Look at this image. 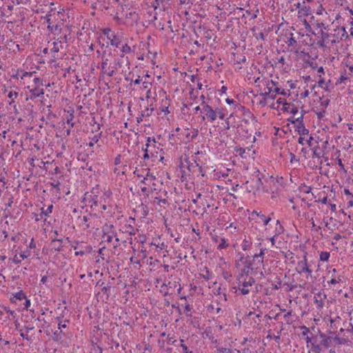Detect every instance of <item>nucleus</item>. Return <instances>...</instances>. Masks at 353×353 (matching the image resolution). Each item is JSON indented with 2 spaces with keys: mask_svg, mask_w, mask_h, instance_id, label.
<instances>
[{
  "mask_svg": "<svg viewBox=\"0 0 353 353\" xmlns=\"http://www.w3.org/2000/svg\"><path fill=\"white\" fill-rule=\"evenodd\" d=\"M114 228L113 225H106L103 228V239H104L107 242L110 243L112 241V239L114 237L117 236V232L112 230Z\"/></svg>",
  "mask_w": 353,
  "mask_h": 353,
  "instance_id": "nucleus-1",
  "label": "nucleus"
},
{
  "mask_svg": "<svg viewBox=\"0 0 353 353\" xmlns=\"http://www.w3.org/2000/svg\"><path fill=\"white\" fill-rule=\"evenodd\" d=\"M28 89L30 91L29 99L34 100L37 97H39L44 94V90L39 86L28 85Z\"/></svg>",
  "mask_w": 353,
  "mask_h": 353,
  "instance_id": "nucleus-2",
  "label": "nucleus"
},
{
  "mask_svg": "<svg viewBox=\"0 0 353 353\" xmlns=\"http://www.w3.org/2000/svg\"><path fill=\"white\" fill-rule=\"evenodd\" d=\"M203 105V110L205 112V115L207 118L210 121H213L216 120V110H213L212 108L208 104H206L205 101L202 102Z\"/></svg>",
  "mask_w": 353,
  "mask_h": 353,
  "instance_id": "nucleus-3",
  "label": "nucleus"
},
{
  "mask_svg": "<svg viewBox=\"0 0 353 353\" xmlns=\"http://www.w3.org/2000/svg\"><path fill=\"white\" fill-rule=\"evenodd\" d=\"M296 121L298 123L296 127V131H297L300 135L308 134L309 130L305 128L303 123V114H302L300 117L296 118Z\"/></svg>",
  "mask_w": 353,
  "mask_h": 353,
  "instance_id": "nucleus-4",
  "label": "nucleus"
},
{
  "mask_svg": "<svg viewBox=\"0 0 353 353\" xmlns=\"http://www.w3.org/2000/svg\"><path fill=\"white\" fill-rule=\"evenodd\" d=\"M83 202L90 204L91 208L97 207L99 205L98 196L92 195L86 192L84 195Z\"/></svg>",
  "mask_w": 353,
  "mask_h": 353,
  "instance_id": "nucleus-5",
  "label": "nucleus"
},
{
  "mask_svg": "<svg viewBox=\"0 0 353 353\" xmlns=\"http://www.w3.org/2000/svg\"><path fill=\"white\" fill-rule=\"evenodd\" d=\"M238 288L243 295L248 294L250 292L249 288L251 287L246 283V279L240 278L237 279Z\"/></svg>",
  "mask_w": 353,
  "mask_h": 353,
  "instance_id": "nucleus-6",
  "label": "nucleus"
},
{
  "mask_svg": "<svg viewBox=\"0 0 353 353\" xmlns=\"http://www.w3.org/2000/svg\"><path fill=\"white\" fill-rule=\"evenodd\" d=\"M185 163H187V170L188 172L190 173V175L202 172L201 167H200L196 161L191 163L190 161L186 159Z\"/></svg>",
  "mask_w": 353,
  "mask_h": 353,
  "instance_id": "nucleus-7",
  "label": "nucleus"
},
{
  "mask_svg": "<svg viewBox=\"0 0 353 353\" xmlns=\"http://www.w3.org/2000/svg\"><path fill=\"white\" fill-rule=\"evenodd\" d=\"M62 243L63 239H58L57 237H54L52 239V241L50 242V245L52 247V249L54 251L59 252L61 250L62 248Z\"/></svg>",
  "mask_w": 353,
  "mask_h": 353,
  "instance_id": "nucleus-8",
  "label": "nucleus"
},
{
  "mask_svg": "<svg viewBox=\"0 0 353 353\" xmlns=\"http://www.w3.org/2000/svg\"><path fill=\"white\" fill-rule=\"evenodd\" d=\"M305 1H303V6L298 11V17L299 18L307 17L311 13L310 7L309 6H305Z\"/></svg>",
  "mask_w": 353,
  "mask_h": 353,
  "instance_id": "nucleus-9",
  "label": "nucleus"
},
{
  "mask_svg": "<svg viewBox=\"0 0 353 353\" xmlns=\"http://www.w3.org/2000/svg\"><path fill=\"white\" fill-rule=\"evenodd\" d=\"M308 267L307 261V256L305 255L303 256V260L299 261L297 264V272L299 273L304 272V270H307V268Z\"/></svg>",
  "mask_w": 353,
  "mask_h": 353,
  "instance_id": "nucleus-10",
  "label": "nucleus"
},
{
  "mask_svg": "<svg viewBox=\"0 0 353 353\" xmlns=\"http://www.w3.org/2000/svg\"><path fill=\"white\" fill-rule=\"evenodd\" d=\"M319 336L321 339V341H320L321 345H323L325 348L329 347L332 338L330 336H327L326 334L322 332H320Z\"/></svg>",
  "mask_w": 353,
  "mask_h": 353,
  "instance_id": "nucleus-11",
  "label": "nucleus"
},
{
  "mask_svg": "<svg viewBox=\"0 0 353 353\" xmlns=\"http://www.w3.org/2000/svg\"><path fill=\"white\" fill-rule=\"evenodd\" d=\"M321 343L317 344L316 337L313 339V343H312L311 348L313 352L315 353H321L322 351Z\"/></svg>",
  "mask_w": 353,
  "mask_h": 353,
  "instance_id": "nucleus-12",
  "label": "nucleus"
},
{
  "mask_svg": "<svg viewBox=\"0 0 353 353\" xmlns=\"http://www.w3.org/2000/svg\"><path fill=\"white\" fill-rule=\"evenodd\" d=\"M63 335H65V333L62 330H57L53 333L52 339L55 341H59L63 339Z\"/></svg>",
  "mask_w": 353,
  "mask_h": 353,
  "instance_id": "nucleus-13",
  "label": "nucleus"
},
{
  "mask_svg": "<svg viewBox=\"0 0 353 353\" xmlns=\"http://www.w3.org/2000/svg\"><path fill=\"white\" fill-rule=\"evenodd\" d=\"M250 272H252L251 270H250L245 265V267L241 270V272L237 276V279L240 278L241 276L242 277V279L248 278Z\"/></svg>",
  "mask_w": 353,
  "mask_h": 353,
  "instance_id": "nucleus-14",
  "label": "nucleus"
},
{
  "mask_svg": "<svg viewBox=\"0 0 353 353\" xmlns=\"http://www.w3.org/2000/svg\"><path fill=\"white\" fill-rule=\"evenodd\" d=\"M81 223L85 225L84 229L87 230L93 227L91 225V223L90 222V218L87 216H83L81 219Z\"/></svg>",
  "mask_w": 353,
  "mask_h": 353,
  "instance_id": "nucleus-15",
  "label": "nucleus"
},
{
  "mask_svg": "<svg viewBox=\"0 0 353 353\" xmlns=\"http://www.w3.org/2000/svg\"><path fill=\"white\" fill-rule=\"evenodd\" d=\"M52 208H53V205H49L46 210H44V208H42L41 209V214H40L41 218L43 217V215L48 216L50 214H51L52 211Z\"/></svg>",
  "mask_w": 353,
  "mask_h": 353,
  "instance_id": "nucleus-16",
  "label": "nucleus"
},
{
  "mask_svg": "<svg viewBox=\"0 0 353 353\" xmlns=\"http://www.w3.org/2000/svg\"><path fill=\"white\" fill-rule=\"evenodd\" d=\"M257 216H259L265 225H268V223L271 221V218L266 217V216L263 214L261 212H259V214H257Z\"/></svg>",
  "mask_w": 353,
  "mask_h": 353,
  "instance_id": "nucleus-17",
  "label": "nucleus"
},
{
  "mask_svg": "<svg viewBox=\"0 0 353 353\" xmlns=\"http://www.w3.org/2000/svg\"><path fill=\"white\" fill-rule=\"evenodd\" d=\"M110 45L119 47L120 44V39L115 34H112V38L110 37Z\"/></svg>",
  "mask_w": 353,
  "mask_h": 353,
  "instance_id": "nucleus-18",
  "label": "nucleus"
},
{
  "mask_svg": "<svg viewBox=\"0 0 353 353\" xmlns=\"http://www.w3.org/2000/svg\"><path fill=\"white\" fill-rule=\"evenodd\" d=\"M53 47L51 49L52 52H58L60 50V48H62V45L61 41H54L53 42Z\"/></svg>",
  "mask_w": 353,
  "mask_h": 353,
  "instance_id": "nucleus-19",
  "label": "nucleus"
},
{
  "mask_svg": "<svg viewBox=\"0 0 353 353\" xmlns=\"http://www.w3.org/2000/svg\"><path fill=\"white\" fill-rule=\"evenodd\" d=\"M105 53H106V52L103 51V54H102V57H101L102 61H101V68H102L103 71L107 70V66L108 64V59L104 58V55L105 54Z\"/></svg>",
  "mask_w": 353,
  "mask_h": 353,
  "instance_id": "nucleus-20",
  "label": "nucleus"
},
{
  "mask_svg": "<svg viewBox=\"0 0 353 353\" xmlns=\"http://www.w3.org/2000/svg\"><path fill=\"white\" fill-rule=\"evenodd\" d=\"M330 256V254L329 252L323 251L320 253V261H327Z\"/></svg>",
  "mask_w": 353,
  "mask_h": 353,
  "instance_id": "nucleus-21",
  "label": "nucleus"
},
{
  "mask_svg": "<svg viewBox=\"0 0 353 353\" xmlns=\"http://www.w3.org/2000/svg\"><path fill=\"white\" fill-rule=\"evenodd\" d=\"M255 259L253 258L252 260H250L248 259H246V260L245 261V265L249 268L250 270H251V271H252L254 270V268H253V264H254V261Z\"/></svg>",
  "mask_w": 353,
  "mask_h": 353,
  "instance_id": "nucleus-22",
  "label": "nucleus"
},
{
  "mask_svg": "<svg viewBox=\"0 0 353 353\" xmlns=\"http://www.w3.org/2000/svg\"><path fill=\"white\" fill-rule=\"evenodd\" d=\"M14 298L21 301L25 299L26 298V296L25 293H23V292L21 290L14 295Z\"/></svg>",
  "mask_w": 353,
  "mask_h": 353,
  "instance_id": "nucleus-23",
  "label": "nucleus"
},
{
  "mask_svg": "<svg viewBox=\"0 0 353 353\" xmlns=\"http://www.w3.org/2000/svg\"><path fill=\"white\" fill-rule=\"evenodd\" d=\"M131 51H132L131 48L128 44H125L124 46H123V47L121 48V52H123V54L121 55V57H123L124 53H125V54L130 53V52H131Z\"/></svg>",
  "mask_w": 353,
  "mask_h": 353,
  "instance_id": "nucleus-24",
  "label": "nucleus"
},
{
  "mask_svg": "<svg viewBox=\"0 0 353 353\" xmlns=\"http://www.w3.org/2000/svg\"><path fill=\"white\" fill-rule=\"evenodd\" d=\"M154 109L146 108L145 110L142 111L141 117H149L152 114Z\"/></svg>",
  "mask_w": 353,
  "mask_h": 353,
  "instance_id": "nucleus-25",
  "label": "nucleus"
},
{
  "mask_svg": "<svg viewBox=\"0 0 353 353\" xmlns=\"http://www.w3.org/2000/svg\"><path fill=\"white\" fill-rule=\"evenodd\" d=\"M341 30L342 31L341 35L339 37L340 40H346L348 38V34L346 32L345 27H341Z\"/></svg>",
  "mask_w": 353,
  "mask_h": 353,
  "instance_id": "nucleus-26",
  "label": "nucleus"
},
{
  "mask_svg": "<svg viewBox=\"0 0 353 353\" xmlns=\"http://www.w3.org/2000/svg\"><path fill=\"white\" fill-rule=\"evenodd\" d=\"M34 81V85L33 86H39V87H41V86H43V79L39 78V77H35L33 80Z\"/></svg>",
  "mask_w": 353,
  "mask_h": 353,
  "instance_id": "nucleus-27",
  "label": "nucleus"
},
{
  "mask_svg": "<svg viewBox=\"0 0 353 353\" xmlns=\"http://www.w3.org/2000/svg\"><path fill=\"white\" fill-rule=\"evenodd\" d=\"M314 303L316 304V307L319 309L323 308L324 306V302L323 301V299L319 300L316 297H314Z\"/></svg>",
  "mask_w": 353,
  "mask_h": 353,
  "instance_id": "nucleus-28",
  "label": "nucleus"
},
{
  "mask_svg": "<svg viewBox=\"0 0 353 353\" xmlns=\"http://www.w3.org/2000/svg\"><path fill=\"white\" fill-rule=\"evenodd\" d=\"M67 123L68 124L71 125V127L74 126V123L72 122V119H74V110H72V112L70 113V114L67 117Z\"/></svg>",
  "mask_w": 353,
  "mask_h": 353,
  "instance_id": "nucleus-29",
  "label": "nucleus"
},
{
  "mask_svg": "<svg viewBox=\"0 0 353 353\" xmlns=\"http://www.w3.org/2000/svg\"><path fill=\"white\" fill-rule=\"evenodd\" d=\"M48 29L51 32H54L57 30H61V28H60L59 26H58V25H53V26L48 25Z\"/></svg>",
  "mask_w": 353,
  "mask_h": 353,
  "instance_id": "nucleus-30",
  "label": "nucleus"
},
{
  "mask_svg": "<svg viewBox=\"0 0 353 353\" xmlns=\"http://www.w3.org/2000/svg\"><path fill=\"white\" fill-rule=\"evenodd\" d=\"M69 323L68 320H65L63 321H60L58 323V330H61L62 328H65L67 327V323Z\"/></svg>",
  "mask_w": 353,
  "mask_h": 353,
  "instance_id": "nucleus-31",
  "label": "nucleus"
},
{
  "mask_svg": "<svg viewBox=\"0 0 353 353\" xmlns=\"http://www.w3.org/2000/svg\"><path fill=\"white\" fill-rule=\"evenodd\" d=\"M283 286H285L286 291H292L296 288V285H292L288 283H284Z\"/></svg>",
  "mask_w": 353,
  "mask_h": 353,
  "instance_id": "nucleus-32",
  "label": "nucleus"
},
{
  "mask_svg": "<svg viewBox=\"0 0 353 353\" xmlns=\"http://www.w3.org/2000/svg\"><path fill=\"white\" fill-rule=\"evenodd\" d=\"M216 350L221 353H232V350L231 349L226 347H217Z\"/></svg>",
  "mask_w": 353,
  "mask_h": 353,
  "instance_id": "nucleus-33",
  "label": "nucleus"
},
{
  "mask_svg": "<svg viewBox=\"0 0 353 353\" xmlns=\"http://www.w3.org/2000/svg\"><path fill=\"white\" fill-rule=\"evenodd\" d=\"M190 176V173L188 172V170H181V181H183L187 180V176Z\"/></svg>",
  "mask_w": 353,
  "mask_h": 353,
  "instance_id": "nucleus-34",
  "label": "nucleus"
},
{
  "mask_svg": "<svg viewBox=\"0 0 353 353\" xmlns=\"http://www.w3.org/2000/svg\"><path fill=\"white\" fill-rule=\"evenodd\" d=\"M99 139V135H94L92 141L88 143L89 146L93 147L94 143H97Z\"/></svg>",
  "mask_w": 353,
  "mask_h": 353,
  "instance_id": "nucleus-35",
  "label": "nucleus"
},
{
  "mask_svg": "<svg viewBox=\"0 0 353 353\" xmlns=\"http://www.w3.org/2000/svg\"><path fill=\"white\" fill-rule=\"evenodd\" d=\"M181 347H182L183 349V353H192V351H190L187 347V345H185V344H183V339H181Z\"/></svg>",
  "mask_w": 353,
  "mask_h": 353,
  "instance_id": "nucleus-36",
  "label": "nucleus"
},
{
  "mask_svg": "<svg viewBox=\"0 0 353 353\" xmlns=\"http://www.w3.org/2000/svg\"><path fill=\"white\" fill-rule=\"evenodd\" d=\"M276 103L283 104V105H288V106L291 105V103H288L285 99H282V98H279L276 101Z\"/></svg>",
  "mask_w": 353,
  "mask_h": 353,
  "instance_id": "nucleus-37",
  "label": "nucleus"
},
{
  "mask_svg": "<svg viewBox=\"0 0 353 353\" xmlns=\"http://www.w3.org/2000/svg\"><path fill=\"white\" fill-rule=\"evenodd\" d=\"M17 96H18V93L16 92H9L8 97H9V99H11L10 104H11L12 102H14V98H16Z\"/></svg>",
  "mask_w": 353,
  "mask_h": 353,
  "instance_id": "nucleus-38",
  "label": "nucleus"
},
{
  "mask_svg": "<svg viewBox=\"0 0 353 353\" xmlns=\"http://www.w3.org/2000/svg\"><path fill=\"white\" fill-rule=\"evenodd\" d=\"M325 112H325V109H323L322 110L319 111V112H316V114L317 115V118L319 119H322L324 117Z\"/></svg>",
  "mask_w": 353,
  "mask_h": 353,
  "instance_id": "nucleus-39",
  "label": "nucleus"
},
{
  "mask_svg": "<svg viewBox=\"0 0 353 353\" xmlns=\"http://www.w3.org/2000/svg\"><path fill=\"white\" fill-rule=\"evenodd\" d=\"M349 77L346 75H341L339 79L337 80L336 84L344 83L345 80H347Z\"/></svg>",
  "mask_w": 353,
  "mask_h": 353,
  "instance_id": "nucleus-40",
  "label": "nucleus"
},
{
  "mask_svg": "<svg viewBox=\"0 0 353 353\" xmlns=\"http://www.w3.org/2000/svg\"><path fill=\"white\" fill-rule=\"evenodd\" d=\"M319 33L321 34V39H322L323 40H325H325H326L327 39H328V38H329V37H330V34H329L328 33H327V32H325L323 31V30H320V32H319Z\"/></svg>",
  "mask_w": 353,
  "mask_h": 353,
  "instance_id": "nucleus-41",
  "label": "nucleus"
},
{
  "mask_svg": "<svg viewBox=\"0 0 353 353\" xmlns=\"http://www.w3.org/2000/svg\"><path fill=\"white\" fill-rule=\"evenodd\" d=\"M111 286H103L101 289L102 292L108 296L110 292Z\"/></svg>",
  "mask_w": 353,
  "mask_h": 353,
  "instance_id": "nucleus-42",
  "label": "nucleus"
},
{
  "mask_svg": "<svg viewBox=\"0 0 353 353\" xmlns=\"http://www.w3.org/2000/svg\"><path fill=\"white\" fill-rule=\"evenodd\" d=\"M216 115L219 116V119H223L225 117L224 113L219 108L216 109Z\"/></svg>",
  "mask_w": 353,
  "mask_h": 353,
  "instance_id": "nucleus-43",
  "label": "nucleus"
},
{
  "mask_svg": "<svg viewBox=\"0 0 353 353\" xmlns=\"http://www.w3.org/2000/svg\"><path fill=\"white\" fill-rule=\"evenodd\" d=\"M301 329L303 330V331L302 332V335L303 336H307V334L310 332V329L309 327H306L305 325H303L301 327Z\"/></svg>",
  "mask_w": 353,
  "mask_h": 353,
  "instance_id": "nucleus-44",
  "label": "nucleus"
},
{
  "mask_svg": "<svg viewBox=\"0 0 353 353\" xmlns=\"http://www.w3.org/2000/svg\"><path fill=\"white\" fill-rule=\"evenodd\" d=\"M152 85V83L149 81H144L143 82V88L145 90H148L150 88V86Z\"/></svg>",
  "mask_w": 353,
  "mask_h": 353,
  "instance_id": "nucleus-45",
  "label": "nucleus"
},
{
  "mask_svg": "<svg viewBox=\"0 0 353 353\" xmlns=\"http://www.w3.org/2000/svg\"><path fill=\"white\" fill-rule=\"evenodd\" d=\"M274 92H275L276 93L284 95V96H285L287 94V92L284 90H281V89L279 88H275L274 89Z\"/></svg>",
  "mask_w": 353,
  "mask_h": 353,
  "instance_id": "nucleus-46",
  "label": "nucleus"
},
{
  "mask_svg": "<svg viewBox=\"0 0 353 353\" xmlns=\"http://www.w3.org/2000/svg\"><path fill=\"white\" fill-rule=\"evenodd\" d=\"M110 32H111V30H110V28H104V29L102 30L103 34L104 35H106L107 38L108 39H110V37L109 36V34H110Z\"/></svg>",
  "mask_w": 353,
  "mask_h": 353,
  "instance_id": "nucleus-47",
  "label": "nucleus"
},
{
  "mask_svg": "<svg viewBox=\"0 0 353 353\" xmlns=\"http://www.w3.org/2000/svg\"><path fill=\"white\" fill-rule=\"evenodd\" d=\"M290 106H292V108L289 112L292 114H296L298 112V108L294 104H291Z\"/></svg>",
  "mask_w": 353,
  "mask_h": 353,
  "instance_id": "nucleus-48",
  "label": "nucleus"
},
{
  "mask_svg": "<svg viewBox=\"0 0 353 353\" xmlns=\"http://www.w3.org/2000/svg\"><path fill=\"white\" fill-rule=\"evenodd\" d=\"M198 134H199L198 130L193 129V130L192 131L191 139L193 140V139H196L197 137Z\"/></svg>",
  "mask_w": 353,
  "mask_h": 353,
  "instance_id": "nucleus-49",
  "label": "nucleus"
},
{
  "mask_svg": "<svg viewBox=\"0 0 353 353\" xmlns=\"http://www.w3.org/2000/svg\"><path fill=\"white\" fill-rule=\"evenodd\" d=\"M254 37L256 39H261V40L265 39V35L263 32H259V33L255 34Z\"/></svg>",
  "mask_w": 353,
  "mask_h": 353,
  "instance_id": "nucleus-50",
  "label": "nucleus"
},
{
  "mask_svg": "<svg viewBox=\"0 0 353 353\" xmlns=\"http://www.w3.org/2000/svg\"><path fill=\"white\" fill-rule=\"evenodd\" d=\"M51 186L54 188L59 189L60 182L59 181H54L53 182L50 183Z\"/></svg>",
  "mask_w": 353,
  "mask_h": 353,
  "instance_id": "nucleus-51",
  "label": "nucleus"
},
{
  "mask_svg": "<svg viewBox=\"0 0 353 353\" xmlns=\"http://www.w3.org/2000/svg\"><path fill=\"white\" fill-rule=\"evenodd\" d=\"M254 282L255 281L252 276H248V278H246V283L250 286H252L254 283Z\"/></svg>",
  "mask_w": 353,
  "mask_h": 353,
  "instance_id": "nucleus-52",
  "label": "nucleus"
},
{
  "mask_svg": "<svg viewBox=\"0 0 353 353\" xmlns=\"http://www.w3.org/2000/svg\"><path fill=\"white\" fill-rule=\"evenodd\" d=\"M103 72L107 74L109 77H112L114 75V70H110V68H108V70H103Z\"/></svg>",
  "mask_w": 353,
  "mask_h": 353,
  "instance_id": "nucleus-53",
  "label": "nucleus"
},
{
  "mask_svg": "<svg viewBox=\"0 0 353 353\" xmlns=\"http://www.w3.org/2000/svg\"><path fill=\"white\" fill-rule=\"evenodd\" d=\"M221 241L222 242L219 245V247H218L219 249H223L228 246V245H226V243H225V241L224 239H222Z\"/></svg>",
  "mask_w": 353,
  "mask_h": 353,
  "instance_id": "nucleus-54",
  "label": "nucleus"
},
{
  "mask_svg": "<svg viewBox=\"0 0 353 353\" xmlns=\"http://www.w3.org/2000/svg\"><path fill=\"white\" fill-rule=\"evenodd\" d=\"M50 17H51V14H46V16L44 17V19H46V23L48 25H51V23H52L51 18Z\"/></svg>",
  "mask_w": 353,
  "mask_h": 353,
  "instance_id": "nucleus-55",
  "label": "nucleus"
},
{
  "mask_svg": "<svg viewBox=\"0 0 353 353\" xmlns=\"http://www.w3.org/2000/svg\"><path fill=\"white\" fill-rule=\"evenodd\" d=\"M316 26H317L318 28H321V30H323V29L326 30V29H327V28L325 27V24H324L323 22H319V21H317V23H316Z\"/></svg>",
  "mask_w": 353,
  "mask_h": 353,
  "instance_id": "nucleus-56",
  "label": "nucleus"
},
{
  "mask_svg": "<svg viewBox=\"0 0 353 353\" xmlns=\"http://www.w3.org/2000/svg\"><path fill=\"white\" fill-rule=\"evenodd\" d=\"M311 190H312L311 187H308V186L304 185L303 189L302 190V191L303 192H305V193H310L311 192Z\"/></svg>",
  "mask_w": 353,
  "mask_h": 353,
  "instance_id": "nucleus-57",
  "label": "nucleus"
},
{
  "mask_svg": "<svg viewBox=\"0 0 353 353\" xmlns=\"http://www.w3.org/2000/svg\"><path fill=\"white\" fill-rule=\"evenodd\" d=\"M20 332H21L20 335H21V336L23 337V339H26L27 341L31 340L30 337H29L27 334H24L23 332H21V330H20Z\"/></svg>",
  "mask_w": 353,
  "mask_h": 353,
  "instance_id": "nucleus-58",
  "label": "nucleus"
},
{
  "mask_svg": "<svg viewBox=\"0 0 353 353\" xmlns=\"http://www.w3.org/2000/svg\"><path fill=\"white\" fill-rule=\"evenodd\" d=\"M314 337L311 338V337H310V336H306V338H305V341H306L307 346V347L309 346V343H311V344H312V343H313V341H313V339H314Z\"/></svg>",
  "mask_w": 353,
  "mask_h": 353,
  "instance_id": "nucleus-59",
  "label": "nucleus"
},
{
  "mask_svg": "<svg viewBox=\"0 0 353 353\" xmlns=\"http://www.w3.org/2000/svg\"><path fill=\"white\" fill-rule=\"evenodd\" d=\"M145 177L148 178V180H154L156 179L155 176H154L152 174L148 172Z\"/></svg>",
  "mask_w": 353,
  "mask_h": 353,
  "instance_id": "nucleus-60",
  "label": "nucleus"
},
{
  "mask_svg": "<svg viewBox=\"0 0 353 353\" xmlns=\"http://www.w3.org/2000/svg\"><path fill=\"white\" fill-rule=\"evenodd\" d=\"M330 103V100L329 99H326V100H324L323 101H321V105L325 108H326Z\"/></svg>",
  "mask_w": 353,
  "mask_h": 353,
  "instance_id": "nucleus-61",
  "label": "nucleus"
},
{
  "mask_svg": "<svg viewBox=\"0 0 353 353\" xmlns=\"http://www.w3.org/2000/svg\"><path fill=\"white\" fill-rule=\"evenodd\" d=\"M309 93H310V92H309V90H305L303 92H302V93L301 94V97L302 99L305 98V97H308Z\"/></svg>",
  "mask_w": 353,
  "mask_h": 353,
  "instance_id": "nucleus-62",
  "label": "nucleus"
},
{
  "mask_svg": "<svg viewBox=\"0 0 353 353\" xmlns=\"http://www.w3.org/2000/svg\"><path fill=\"white\" fill-rule=\"evenodd\" d=\"M25 300H26V302L24 303V308L28 310V308L30 305V301L27 299L26 298L25 299Z\"/></svg>",
  "mask_w": 353,
  "mask_h": 353,
  "instance_id": "nucleus-63",
  "label": "nucleus"
},
{
  "mask_svg": "<svg viewBox=\"0 0 353 353\" xmlns=\"http://www.w3.org/2000/svg\"><path fill=\"white\" fill-rule=\"evenodd\" d=\"M248 245H249V242L247 241H243L242 246H243V249L244 250H247Z\"/></svg>",
  "mask_w": 353,
  "mask_h": 353,
  "instance_id": "nucleus-64",
  "label": "nucleus"
}]
</instances>
